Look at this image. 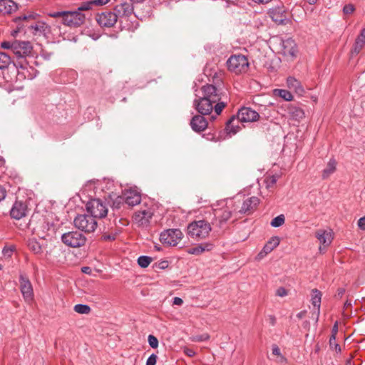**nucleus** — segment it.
<instances>
[{
  "mask_svg": "<svg viewBox=\"0 0 365 365\" xmlns=\"http://www.w3.org/2000/svg\"><path fill=\"white\" fill-rule=\"evenodd\" d=\"M358 226L361 230H365V217H361L358 220Z\"/></svg>",
  "mask_w": 365,
  "mask_h": 365,
  "instance_id": "nucleus-53",
  "label": "nucleus"
},
{
  "mask_svg": "<svg viewBox=\"0 0 365 365\" xmlns=\"http://www.w3.org/2000/svg\"><path fill=\"white\" fill-rule=\"evenodd\" d=\"M268 253H265L264 252V248L262 250V251L257 255V259H262L263 257H264Z\"/></svg>",
  "mask_w": 365,
  "mask_h": 365,
  "instance_id": "nucleus-58",
  "label": "nucleus"
},
{
  "mask_svg": "<svg viewBox=\"0 0 365 365\" xmlns=\"http://www.w3.org/2000/svg\"><path fill=\"white\" fill-rule=\"evenodd\" d=\"M148 341L152 348L155 349L158 346V340L155 336L150 334Z\"/></svg>",
  "mask_w": 365,
  "mask_h": 365,
  "instance_id": "nucleus-43",
  "label": "nucleus"
},
{
  "mask_svg": "<svg viewBox=\"0 0 365 365\" xmlns=\"http://www.w3.org/2000/svg\"><path fill=\"white\" fill-rule=\"evenodd\" d=\"M44 246L45 245L40 243L36 237H31L28 240V247L34 254H41Z\"/></svg>",
  "mask_w": 365,
  "mask_h": 365,
  "instance_id": "nucleus-31",
  "label": "nucleus"
},
{
  "mask_svg": "<svg viewBox=\"0 0 365 365\" xmlns=\"http://www.w3.org/2000/svg\"><path fill=\"white\" fill-rule=\"evenodd\" d=\"M329 346L331 349H334L336 352H341V347L339 344L336 342V337L334 336V334H331L329 338Z\"/></svg>",
  "mask_w": 365,
  "mask_h": 365,
  "instance_id": "nucleus-41",
  "label": "nucleus"
},
{
  "mask_svg": "<svg viewBox=\"0 0 365 365\" xmlns=\"http://www.w3.org/2000/svg\"><path fill=\"white\" fill-rule=\"evenodd\" d=\"M203 115H196L191 119L190 126L194 131L200 133L207 128V121Z\"/></svg>",
  "mask_w": 365,
  "mask_h": 365,
  "instance_id": "nucleus-19",
  "label": "nucleus"
},
{
  "mask_svg": "<svg viewBox=\"0 0 365 365\" xmlns=\"http://www.w3.org/2000/svg\"><path fill=\"white\" fill-rule=\"evenodd\" d=\"M11 62L13 61L9 54L0 51V70L6 68Z\"/></svg>",
  "mask_w": 365,
  "mask_h": 365,
  "instance_id": "nucleus-35",
  "label": "nucleus"
},
{
  "mask_svg": "<svg viewBox=\"0 0 365 365\" xmlns=\"http://www.w3.org/2000/svg\"><path fill=\"white\" fill-rule=\"evenodd\" d=\"M284 220H285L284 216L283 215H279L277 216L276 217H274L271 221L270 225L273 227H279L284 223Z\"/></svg>",
  "mask_w": 365,
  "mask_h": 365,
  "instance_id": "nucleus-40",
  "label": "nucleus"
},
{
  "mask_svg": "<svg viewBox=\"0 0 365 365\" xmlns=\"http://www.w3.org/2000/svg\"><path fill=\"white\" fill-rule=\"evenodd\" d=\"M158 356L155 354H152L146 361V365H155Z\"/></svg>",
  "mask_w": 365,
  "mask_h": 365,
  "instance_id": "nucleus-46",
  "label": "nucleus"
},
{
  "mask_svg": "<svg viewBox=\"0 0 365 365\" xmlns=\"http://www.w3.org/2000/svg\"><path fill=\"white\" fill-rule=\"evenodd\" d=\"M226 103L222 102L221 101L215 103V105H213V109L215 110V113L216 115H220L222 110V109L225 107Z\"/></svg>",
  "mask_w": 365,
  "mask_h": 365,
  "instance_id": "nucleus-42",
  "label": "nucleus"
},
{
  "mask_svg": "<svg viewBox=\"0 0 365 365\" xmlns=\"http://www.w3.org/2000/svg\"><path fill=\"white\" fill-rule=\"evenodd\" d=\"M235 120V117H232L227 123L226 124V131L227 133L230 135H235L237 133H238L240 130V128L239 125H235L234 122Z\"/></svg>",
  "mask_w": 365,
  "mask_h": 365,
  "instance_id": "nucleus-34",
  "label": "nucleus"
},
{
  "mask_svg": "<svg viewBox=\"0 0 365 365\" xmlns=\"http://www.w3.org/2000/svg\"><path fill=\"white\" fill-rule=\"evenodd\" d=\"M316 237L324 246H328L332 240L331 233L323 230H319L316 232Z\"/></svg>",
  "mask_w": 365,
  "mask_h": 365,
  "instance_id": "nucleus-30",
  "label": "nucleus"
},
{
  "mask_svg": "<svg viewBox=\"0 0 365 365\" xmlns=\"http://www.w3.org/2000/svg\"><path fill=\"white\" fill-rule=\"evenodd\" d=\"M56 233V227L53 224L42 221L39 225L33 228V234L41 240L50 241Z\"/></svg>",
  "mask_w": 365,
  "mask_h": 365,
  "instance_id": "nucleus-8",
  "label": "nucleus"
},
{
  "mask_svg": "<svg viewBox=\"0 0 365 365\" xmlns=\"http://www.w3.org/2000/svg\"><path fill=\"white\" fill-rule=\"evenodd\" d=\"M268 253H265L264 252V248L262 250V251L257 255V259H262L263 257H264Z\"/></svg>",
  "mask_w": 365,
  "mask_h": 365,
  "instance_id": "nucleus-59",
  "label": "nucleus"
},
{
  "mask_svg": "<svg viewBox=\"0 0 365 365\" xmlns=\"http://www.w3.org/2000/svg\"><path fill=\"white\" fill-rule=\"evenodd\" d=\"M211 230L208 222L204 220L194 221L187 227V235L194 240H201L207 237Z\"/></svg>",
  "mask_w": 365,
  "mask_h": 365,
  "instance_id": "nucleus-4",
  "label": "nucleus"
},
{
  "mask_svg": "<svg viewBox=\"0 0 365 365\" xmlns=\"http://www.w3.org/2000/svg\"><path fill=\"white\" fill-rule=\"evenodd\" d=\"M152 216L153 213L150 210H143L136 212L133 216V220L138 226L144 227L149 224Z\"/></svg>",
  "mask_w": 365,
  "mask_h": 365,
  "instance_id": "nucleus-18",
  "label": "nucleus"
},
{
  "mask_svg": "<svg viewBox=\"0 0 365 365\" xmlns=\"http://www.w3.org/2000/svg\"><path fill=\"white\" fill-rule=\"evenodd\" d=\"M52 53L48 52L45 50L41 51V56L46 60H49L52 56Z\"/></svg>",
  "mask_w": 365,
  "mask_h": 365,
  "instance_id": "nucleus-52",
  "label": "nucleus"
},
{
  "mask_svg": "<svg viewBox=\"0 0 365 365\" xmlns=\"http://www.w3.org/2000/svg\"><path fill=\"white\" fill-rule=\"evenodd\" d=\"M35 16L36 15L34 14H23L16 18L15 21L18 22L19 21L34 19Z\"/></svg>",
  "mask_w": 365,
  "mask_h": 365,
  "instance_id": "nucleus-44",
  "label": "nucleus"
},
{
  "mask_svg": "<svg viewBox=\"0 0 365 365\" xmlns=\"http://www.w3.org/2000/svg\"><path fill=\"white\" fill-rule=\"evenodd\" d=\"M285 12L284 9L282 8H277L271 11V16L274 21L283 22V19H279L278 16H283V14Z\"/></svg>",
  "mask_w": 365,
  "mask_h": 365,
  "instance_id": "nucleus-39",
  "label": "nucleus"
},
{
  "mask_svg": "<svg viewBox=\"0 0 365 365\" xmlns=\"http://www.w3.org/2000/svg\"><path fill=\"white\" fill-rule=\"evenodd\" d=\"M133 11V7L130 3L124 2L116 5L114 12L118 14V19L129 16Z\"/></svg>",
  "mask_w": 365,
  "mask_h": 365,
  "instance_id": "nucleus-21",
  "label": "nucleus"
},
{
  "mask_svg": "<svg viewBox=\"0 0 365 365\" xmlns=\"http://www.w3.org/2000/svg\"><path fill=\"white\" fill-rule=\"evenodd\" d=\"M365 46V28L363 29L356 38L353 48L351 51V57L356 56Z\"/></svg>",
  "mask_w": 365,
  "mask_h": 365,
  "instance_id": "nucleus-22",
  "label": "nucleus"
},
{
  "mask_svg": "<svg viewBox=\"0 0 365 365\" xmlns=\"http://www.w3.org/2000/svg\"><path fill=\"white\" fill-rule=\"evenodd\" d=\"M277 295L279 297H285L287 295V291L284 287H279L277 290Z\"/></svg>",
  "mask_w": 365,
  "mask_h": 365,
  "instance_id": "nucleus-50",
  "label": "nucleus"
},
{
  "mask_svg": "<svg viewBox=\"0 0 365 365\" xmlns=\"http://www.w3.org/2000/svg\"><path fill=\"white\" fill-rule=\"evenodd\" d=\"M336 161L334 158H331L326 168L322 171V178L327 179L331 175H332L336 169Z\"/></svg>",
  "mask_w": 365,
  "mask_h": 365,
  "instance_id": "nucleus-32",
  "label": "nucleus"
},
{
  "mask_svg": "<svg viewBox=\"0 0 365 365\" xmlns=\"http://www.w3.org/2000/svg\"><path fill=\"white\" fill-rule=\"evenodd\" d=\"M118 20V14L114 11H105L98 14L96 17L98 24L102 27H112Z\"/></svg>",
  "mask_w": 365,
  "mask_h": 365,
  "instance_id": "nucleus-13",
  "label": "nucleus"
},
{
  "mask_svg": "<svg viewBox=\"0 0 365 365\" xmlns=\"http://www.w3.org/2000/svg\"><path fill=\"white\" fill-rule=\"evenodd\" d=\"M18 9V4L13 0H0V14H11L16 12Z\"/></svg>",
  "mask_w": 365,
  "mask_h": 365,
  "instance_id": "nucleus-20",
  "label": "nucleus"
},
{
  "mask_svg": "<svg viewBox=\"0 0 365 365\" xmlns=\"http://www.w3.org/2000/svg\"><path fill=\"white\" fill-rule=\"evenodd\" d=\"M280 242L279 237L274 236L269 239V240L264 246V252L265 253H270L275 247H277Z\"/></svg>",
  "mask_w": 365,
  "mask_h": 365,
  "instance_id": "nucleus-33",
  "label": "nucleus"
},
{
  "mask_svg": "<svg viewBox=\"0 0 365 365\" xmlns=\"http://www.w3.org/2000/svg\"><path fill=\"white\" fill-rule=\"evenodd\" d=\"M14 252V249L12 247H4L2 250V254L5 257H10Z\"/></svg>",
  "mask_w": 365,
  "mask_h": 365,
  "instance_id": "nucleus-47",
  "label": "nucleus"
},
{
  "mask_svg": "<svg viewBox=\"0 0 365 365\" xmlns=\"http://www.w3.org/2000/svg\"><path fill=\"white\" fill-rule=\"evenodd\" d=\"M14 42H9V41H4L1 43V47L6 49H11L12 52H14Z\"/></svg>",
  "mask_w": 365,
  "mask_h": 365,
  "instance_id": "nucleus-48",
  "label": "nucleus"
},
{
  "mask_svg": "<svg viewBox=\"0 0 365 365\" xmlns=\"http://www.w3.org/2000/svg\"><path fill=\"white\" fill-rule=\"evenodd\" d=\"M73 310L78 314H88L91 308L87 304H78L74 306Z\"/></svg>",
  "mask_w": 365,
  "mask_h": 365,
  "instance_id": "nucleus-38",
  "label": "nucleus"
},
{
  "mask_svg": "<svg viewBox=\"0 0 365 365\" xmlns=\"http://www.w3.org/2000/svg\"><path fill=\"white\" fill-rule=\"evenodd\" d=\"M74 225L78 230L85 232H92L97 227L96 220L90 214L78 215L74 219Z\"/></svg>",
  "mask_w": 365,
  "mask_h": 365,
  "instance_id": "nucleus-6",
  "label": "nucleus"
},
{
  "mask_svg": "<svg viewBox=\"0 0 365 365\" xmlns=\"http://www.w3.org/2000/svg\"><path fill=\"white\" fill-rule=\"evenodd\" d=\"M30 28L34 30L35 35L46 36L50 32V27L43 21H38L34 25H31Z\"/></svg>",
  "mask_w": 365,
  "mask_h": 365,
  "instance_id": "nucleus-28",
  "label": "nucleus"
},
{
  "mask_svg": "<svg viewBox=\"0 0 365 365\" xmlns=\"http://www.w3.org/2000/svg\"><path fill=\"white\" fill-rule=\"evenodd\" d=\"M322 299V293L318 289L312 290V304L316 308V322H318L320 314V304Z\"/></svg>",
  "mask_w": 365,
  "mask_h": 365,
  "instance_id": "nucleus-26",
  "label": "nucleus"
},
{
  "mask_svg": "<svg viewBox=\"0 0 365 365\" xmlns=\"http://www.w3.org/2000/svg\"><path fill=\"white\" fill-rule=\"evenodd\" d=\"M48 15L51 17L59 19L60 23L71 28L81 26L84 24L86 19L85 14L77 10L51 12Z\"/></svg>",
  "mask_w": 365,
  "mask_h": 365,
  "instance_id": "nucleus-2",
  "label": "nucleus"
},
{
  "mask_svg": "<svg viewBox=\"0 0 365 365\" xmlns=\"http://www.w3.org/2000/svg\"><path fill=\"white\" fill-rule=\"evenodd\" d=\"M61 241L70 247H80L86 243V238L78 231H71L61 235Z\"/></svg>",
  "mask_w": 365,
  "mask_h": 365,
  "instance_id": "nucleus-9",
  "label": "nucleus"
},
{
  "mask_svg": "<svg viewBox=\"0 0 365 365\" xmlns=\"http://www.w3.org/2000/svg\"><path fill=\"white\" fill-rule=\"evenodd\" d=\"M287 114L293 120H300L304 117V110L297 106H291L287 108Z\"/></svg>",
  "mask_w": 365,
  "mask_h": 365,
  "instance_id": "nucleus-29",
  "label": "nucleus"
},
{
  "mask_svg": "<svg viewBox=\"0 0 365 365\" xmlns=\"http://www.w3.org/2000/svg\"><path fill=\"white\" fill-rule=\"evenodd\" d=\"M6 191L3 186L0 185V201L6 197Z\"/></svg>",
  "mask_w": 365,
  "mask_h": 365,
  "instance_id": "nucleus-55",
  "label": "nucleus"
},
{
  "mask_svg": "<svg viewBox=\"0 0 365 365\" xmlns=\"http://www.w3.org/2000/svg\"><path fill=\"white\" fill-rule=\"evenodd\" d=\"M153 259L148 256H140L138 258V264L142 268H146L152 262Z\"/></svg>",
  "mask_w": 365,
  "mask_h": 365,
  "instance_id": "nucleus-37",
  "label": "nucleus"
},
{
  "mask_svg": "<svg viewBox=\"0 0 365 365\" xmlns=\"http://www.w3.org/2000/svg\"><path fill=\"white\" fill-rule=\"evenodd\" d=\"M272 354L274 355H276V356H280L281 355L280 349H279V348L277 345H273L272 346Z\"/></svg>",
  "mask_w": 365,
  "mask_h": 365,
  "instance_id": "nucleus-56",
  "label": "nucleus"
},
{
  "mask_svg": "<svg viewBox=\"0 0 365 365\" xmlns=\"http://www.w3.org/2000/svg\"><path fill=\"white\" fill-rule=\"evenodd\" d=\"M33 50L31 43L29 41H14V52L16 60H13V63L16 68L22 69L27 68L28 61L26 57L31 56Z\"/></svg>",
  "mask_w": 365,
  "mask_h": 365,
  "instance_id": "nucleus-3",
  "label": "nucleus"
},
{
  "mask_svg": "<svg viewBox=\"0 0 365 365\" xmlns=\"http://www.w3.org/2000/svg\"><path fill=\"white\" fill-rule=\"evenodd\" d=\"M287 87L294 91V92L299 96H303L304 93V89L302 86L300 81L294 77L289 76L287 79Z\"/></svg>",
  "mask_w": 365,
  "mask_h": 365,
  "instance_id": "nucleus-23",
  "label": "nucleus"
},
{
  "mask_svg": "<svg viewBox=\"0 0 365 365\" xmlns=\"http://www.w3.org/2000/svg\"><path fill=\"white\" fill-rule=\"evenodd\" d=\"M19 282L21 292L25 300L28 302L32 300L34 292L31 283L29 278L25 274H21L20 275Z\"/></svg>",
  "mask_w": 365,
  "mask_h": 365,
  "instance_id": "nucleus-15",
  "label": "nucleus"
},
{
  "mask_svg": "<svg viewBox=\"0 0 365 365\" xmlns=\"http://www.w3.org/2000/svg\"><path fill=\"white\" fill-rule=\"evenodd\" d=\"M87 212L96 220L103 218L107 215L108 207L100 199H92L86 205Z\"/></svg>",
  "mask_w": 365,
  "mask_h": 365,
  "instance_id": "nucleus-7",
  "label": "nucleus"
},
{
  "mask_svg": "<svg viewBox=\"0 0 365 365\" xmlns=\"http://www.w3.org/2000/svg\"><path fill=\"white\" fill-rule=\"evenodd\" d=\"M103 239L108 240H114L115 239V235H103Z\"/></svg>",
  "mask_w": 365,
  "mask_h": 365,
  "instance_id": "nucleus-63",
  "label": "nucleus"
},
{
  "mask_svg": "<svg viewBox=\"0 0 365 365\" xmlns=\"http://www.w3.org/2000/svg\"><path fill=\"white\" fill-rule=\"evenodd\" d=\"M182 232L179 229H168L161 232L160 242L167 246H176L182 238Z\"/></svg>",
  "mask_w": 365,
  "mask_h": 365,
  "instance_id": "nucleus-10",
  "label": "nucleus"
},
{
  "mask_svg": "<svg viewBox=\"0 0 365 365\" xmlns=\"http://www.w3.org/2000/svg\"><path fill=\"white\" fill-rule=\"evenodd\" d=\"M185 354L188 356H193L195 355V351L191 349H185L184 351Z\"/></svg>",
  "mask_w": 365,
  "mask_h": 365,
  "instance_id": "nucleus-57",
  "label": "nucleus"
},
{
  "mask_svg": "<svg viewBox=\"0 0 365 365\" xmlns=\"http://www.w3.org/2000/svg\"><path fill=\"white\" fill-rule=\"evenodd\" d=\"M259 113L248 107H242L237 113V120L240 122H255L259 120Z\"/></svg>",
  "mask_w": 365,
  "mask_h": 365,
  "instance_id": "nucleus-14",
  "label": "nucleus"
},
{
  "mask_svg": "<svg viewBox=\"0 0 365 365\" xmlns=\"http://www.w3.org/2000/svg\"><path fill=\"white\" fill-rule=\"evenodd\" d=\"M110 0H90L83 2L78 8L77 11L81 12L88 11L93 8V6H103L109 2Z\"/></svg>",
  "mask_w": 365,
  "mask_h": 365,
  "instance_id": "nucleus-25",
  "label": "nucleus"
},
{
  "mask_svg": "<svg viewBox=\"0 0 365 365\" xmlns=\"http://www.w3.org/2000/svg\"><path fill=\"white\" fill-rule=\"evenodd\" d=\"M259 203V200L257 197H251L243 202L241 207V212L247 213L255 209Z\"/></svg>",
  "mask_w": 365,
  "mask_h": 365,
  "instance_id": "nucleus-27",
  "label": "nucleus"
},
{
  "mask_svg": "<svg viewBox=\"0 0 365 365\" xmlns=\"http://www.w3.org/2000/svg\"><path fill=\"white\" fill-rule=\"evenodd\" d=\"M345 292V289L344 288H339L337 289V296L339 297H341Z\"/></svg>",
  "mask_w": 365,
  "mask_h": 365,
  "instance_id": "nucleus-62",
  "label": "nucleus"
},
{
  "mask_svg": "<svg viewBox=\"0 0 365 365\" xmlns=\"http://www.w3.org/2000/svg\"><path fill=\"white\" fill-rule=\"evenodd\" d=\"M208 339H209V335L208 334H202V335H200V336H195L194 341H203L207 340Z\"/></svg>",
  "mask_w": 365,
  "mask_h": 365,
  "instance_id": "nucleus-49",
  "label": "nucleus"
},
{
  "mask_svg": "<svg viewBox=\"0 0 365 365\" xmlns=\"http://www.w3.org/2000/svg\"><path fill=\"white\" fill-rule=\"evenodd\" d=\"M277 176L273 175V176L270 177L267 182V187H269L274 185L277 182Z\"/></svg>",
  "mask_w": 365,
  "mask_h": 365,
  "instance_id": "nucleus-51",
  "label": "nucleus"
},
{
  "mask_svg": "<svg viewBox=\"0 0 365 365\" xmlns=\"http://www.w3.org/2000/svg\"><path fill=\"white\" fill-rule=\"evenodd\" d=\"M214 217L211 220V224L214 227L223 229L227 220L231 217L232 211L227 207L220 210H215Z\"/></svg>",
  "mask_w": 365,
  "mask_h": 365,
  "instance_id": "nucleus-12",
  "label": "nucleus"
},
{
  "mask_svg": "<svg viewBox=\"0 0 365 365\" xmlns=\"http://www.w3.org/2000/svg\"><path fill=\"white\" fill-rule=\"evenodd\" d=\"M202 96L195 93L196 98L193 101V106L201 115H208L213 110V105L222 98V93L213 85L203 86L200 91Z\"/></svg>",
  "mask_w": 365,
  "mask_h": 365,
  "instance_id": "nucleus-1",
  "label": "nucleus"
},
{
  "mask_svg": "<svg viewBox=\"0 0 365 365\" xmlns=\"http://www.w3.org/2000/svg\"><path fill=\"white\" fill-rule=\"evenodd\" d=\"M141 196L140 193L135 190H126L123 193L122 196H118L115 201L114 202V205H116V207H118V205L124 201L129 206H135L140 202Z\"/></svg>",
  "mask_w": 365,
  "mask_h": 365,
  "instance_id": "nucleus-11",
  "label": "nucleus"
},
{
  "mask_svg": "<svg viewBox=\"0 0 365 365\" xmlns=\"http://www.w3.org/2000/svg\"><path fill=\"white\" fill-rule=\"evenodd\" d=\"M168 266V262L167 261H162L159 263V267L160 269H165Z\"/></svg>",
  "mask_w": 365,
  "mask_h": 365,
  "instance_id": "nucleus-60",
  "label": "nucleus"
},
{
  "mask_svg": "<svg viewBox=\"0 0 365 365\" xmlns=\"http://www.w3.org/2000/svg\"><path fill=\"white\" fill-rule=\"evenodd\" d=\"M227 66L230 71L235 74H240L247 71L250 64L245 56L234 54L227 61Z\"/></svg>",
  "mask_w": 365,
  "mask_h": 365,
  "instance_id": "nucleus-5",
  "label": "nucleus"
},
{
  "mask_svg": "<svg viewBox=\"0 0 365 365\" xmlns=\"http://www.w3.org/2000/svg\"><path fill=\"white\" fill-rule=\"evenodd\" d=\"M354 10H355V7L351 4H346L343 8V12L345 14H351L354 11Z\"/></svg>",
  "mask_w": 365,
  "mask_h": 365,
  "instance_id": "nucleus-45",
  "label": "nucleus"
},
{
  "mask_svg": "<svg viewBox=\"0 0 365 365\" xmlns=\"http://www.w3.org/2000/svg\"><path fill=\"white\" fill-rule=\"evenodd\" d=\"M82 272L86 274H90L91 272V269L89 267H83L81 269Z\"/></svg>",
  "mask_w": 365,
  "mask_h": 365,
  "instance_id": "nucleus-64",
  "label": "nucleus"
},
{
  "mask_svg": "<svg viewBox=\"0 0 365 365\" xmlns=\"http://www.w3.org/2000/svg\"><path fill=\"white\" fill-rule=\"evenodd\" d=\"M27 212L28 208L25 203L16 201L10 211V215L14 219L20 220L26 215Z\"/></svg>",
  "mask_w": 365,
  "mask_h": 365,
  "instance_id": "nucleus-17",
  "label": "nucleus"
},
{
  "mask_svg": "<svg viewBox=\"0 0 365 365\" xmlns=\"http://www.w3.org/2000/svg\"><path fill=\"white\" fill-rule=\"evenodd\" d=\"M337 331H338V324H337V322H336L332 328V331H331V334H334L335 337H336Z\"/></svg>",
  "mask_w": 365,
  "mask_h": 365,
  "instance_id": "nucleus-61",
  "label": "nucleus"
},
{
  "mask_svg": "<svg viewBox=\"0 0 365 365\" xmlns=\"http://www.w3.org/2000/svg\"><path fill=\"white\" fill-rule=\"evenodd\" d=\"M213 248V245L210 242L201 243L187 250L190 255H199L205 251H210Z\"/></svg>",
  "mask_w": 365,
  "mask_h": 365,
  "instance_id": "nucleus-24",
  "label": "nucleus"
},
{
  "mask_svg": "<svg viewBox=\"0 0 365 365\" xmlns=\"http://www.w3.org/2000/svg\"><path fill=\"white\" fill-rule=\"evenodd\" d=\"M182 303H183V300L180 297H175L173 299V304L174 305L180 306L182 304Z\"/></svg>",
  "mask_w": 365,
  "mask_h": 365,
  "instance_id": "nucleus-54",
  "label": "nucleus"
},
{
  "mask_svg": "<svg viewBox=\"0 0 365 365\" xmlns=\"http://www.w3.org/2000/svg\"><path fill=\"white\" fill-rule=\"evenodd\" d=\"M281 52L285 56L294 58L296 56L297 49V44L292 38L283 40L281 43Z\"/></svg>",
  "mask_w": 365,
  "mask_h": 365,
  "instance_id": "nucleus-16",
  "label": "nucleus"
},
{
  "mask_svg": "<svg viewBox=\"0 0 365 365\" xmlns=\"http://www.w3.org/2000/svg\"><path fill=\"white\" fill-rule=\"evenodd\" d=\"M274 95L279 96L287 101H290L293 99L292 94L289 91L284 89H274Z\"/></svg>",
  "mask_w": 365,
  "mask_h": 365,
  "instance_id": "nucleus-36",
  "label": "nucleus"
}]
</instances>
